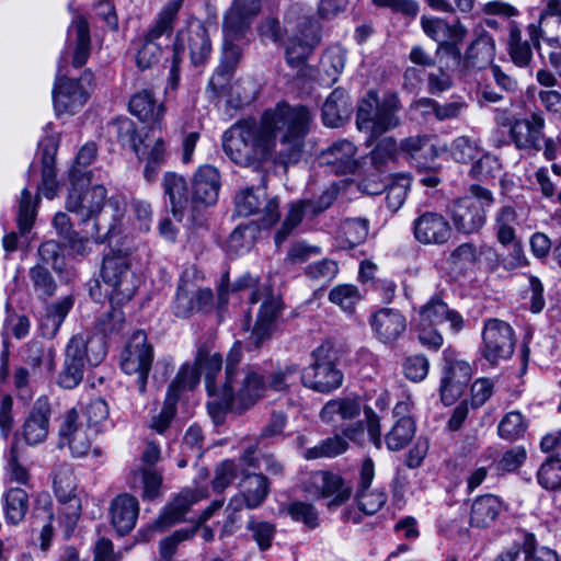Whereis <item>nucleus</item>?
Here are the masks:
<instances>
[{
    "mask_svg": "<svg viewBox=\"0 0 561 561\" xmlns=\"http://www.w3.org/2000/svg\"><path fill=\"white\" fill-rule=\"evenodd\" d=\"M139 514L138 500L128 494L117 495L111 504V520L116 533L124 536L131 531Z\"/></svg>",
    "mask_w": 561,
    "mask_h": 561,
    "instance_id": "obj_34",
    "label": "nucleus"
},
{
    "mask_svg": "<svg viewBox=\"0 0 561 561\" xmlns=\"http://www.w3.org/2000/svg\"><path fill=\"white\" fill-rule=\"evenodd\" d=\"M236 211L239 216H259L262 227L270 228L280 218L279 199L270 196L264 187L244 188L236 195Z\"/></svg>",
    "mask_w": 561,
    "mask_h": 561,
    "instance_id": "obj_16",
    "label": "nucleus"
},
{
    "mask_svg": "<svg viewBox=\"0 0 561 561\" xmlns=\"http://www.w3.org/2000/svg\"><path fill=\"white\" fill-rule=\"evenodd\" d=\"M242 357V344L237 341L226 357L224 402L239 414L253 407L266 390L287 391L300 370L295 363H285L271 370L251 365L241 367Z\"/></svg>",
    "mask_w": 561,
    "mask_h": 561,
    "instance_id": "obj_2",
    "label": "nucleus"
},
{
    "mask_svg": "<svg viewBox=\"0 0 561 561\" xmlns=\"http://www.w3.org/2000/svg\"><path fill=\"white\" fill-rule=\"evenodd\" d=\"M110 133L123 147H128L137 156L144 140L138 135L135 123L128 117H118L110 124Z\"/></svg>",
    "mask_w": 561,
    "mask_h": 561,
    "instance_id": "obj_51",
    "label": "nucleus"
},
{
    "mask_svg": "<svg viewBox=\"0 0 561 561\" xmlns=\"http://www.w3.org/2000/svg\"><path fill=\"white\" fill-rule=\"evenodd\" d=\"M244 35L230 36L224 31V45L220 64L209 80V85L215 92H219L226 85L229 76L234 70L241 57V48L234 41L243 38Z\"/></svg>",
    "mask_w": 561,
    "mask_h": 561,
    "instance_id": "obj_33",
    "label": "nucleus"
},
{
    "mask_svg": "<svg viewBox=\"0 0 561 561\" xmlns=\"http://www.w3.org/2000/svg\"><path fill=\"white\" fill-rule=\"evenodd\" d=\"M470 195L453 201L448 207L451 226L459 233L479 232L486 222V213L494 204L492 192L481 185L472 184Z\"/></svg>",
    "mask_w": 561,
    "mask_h": 561,
    "instance_id": "obj_5",
    "label": "nucleus"
},
{
    "mask_svg": "<svg viewBox=\"0 0 561 561\" xmlns=\"http://www.w3.org/2000/svg\"><path fill=\"white\" fill-rule=\"evenodd\" d=\"M53 142L51 140H49ZM55 152L56 148L51 144V148L43 149L42 156V181L37 186V194L32 196L28 188H23L19 199V208L16 222L21 234H25L33 228L37 207L39 204V194H43L47 199H53L58 192L59 182L57 180L55 168Z\"/></svg>",
    "mask_w": 561,
    "mask_h": 561,
    "instance_id": "obj_7",
    "label": "nucleus"
},
{
    "mask_svg": "<svg viewBox=\"0 0 561 561\" xmlns=\"http://www.w3.org/2000/svg\"><path fill=\"white\" fill-rule=\"evenodd\" d=\"M61 443L66 442L75 457H84L92 451L95 456L101 455L99 448H91V439L96 434L84 426L76 409L67 412L59 430Z\"/></svg>",
    "mask_w": 561,
    "mask_h": 561,
    "instance_id": "obj_22",
    "label": "nucleus"
},
{
    "mask_svg": "<svg viewBox=\"0 0 561 561\" xmlns=\"http://www.w3.org/2000/svg\"><path fill=\"white\" fill-rule=\"evenodd\" d=\"M415 425L410 416H401L387 433L385 440L389 450L397 451L404 448L413 438Z\"/></svg>",
    "mask_w": 561,
    "mask_h": 561,
    "instance_id": "obj_53",
    "label": "nucleus"
},
{
    "mask_svg": "<svg viewBox=\"0 0 561 561\" xmlns=\"http://www.w3.org/2000/svg\"><path fill=\"white\" fill-rule=\"evenodd\" d=\"M519 225L516 209L511 205L500 207L494 214L493 230L497 242L508 247L517 237L516 227Z\"/></svg>",
    "mask_w": 561,
    "mask_h": 561,
    "instance_id": "obj_46",
    "label": "nucleus"
},
{
    "mask_svg": "<svg viewBox=\"0 0 561 561\" xmlns=\"http://www.w3.org/2000/svg\"><path fill=\"white\" fill-rule=\"evenodd\" d=\"M538 483L547 490H557L561 486V459L549 457L537 472Z\"/></svg>",
    "mask_w": 561,
    "mask_h": 561,
    "instance_id": "obj_62",
    "label": "nucleus"
},
{
    "mask_svg": "<svg viewBox=\"0 0 561 561\" xmlns=\"http://www.w3.org/2000/svg\"><path fill=\"white\" fill-rule=\"evenodd\" d=\"M4 500L7 522L12 525L19 524L28 510V494L21 488H12L5 493Z\"/></svg>",
    "mask_w": 561,
    "mask_h": 561,
    "instance_id": "obj_55",
    "label": "nucleus"
},
{
    "mask_svg": "<svg viewBox=\"0 0 561 561\" xmlns=\"http://www.w3.org/2000/svg\"><path fill=\"white\" fill-rule=\"evenodd\" d=\"M357 149L347 139L334 141L320 154L321 163L329 167L335 174L353 173L357 169L355 159Z\"/></svg>",
    "mask_w": 561,
    "mask_h": 561,
    "instance_id": "obj_31",
    "label": "nucleus"
},
{
    "mask_svg": "<svg viewBox=\"0 0 561 561\" xmlns=\"http://www.w3.org/2000/svg\"><path fill=\"white\" fill-rule=\"evenodd\" d=\"M312 363L302 369L301 382L319 392L330 393L343 383V373L336 367L337 353L330 341L322 342L311 353Z\"/></svg>",
    "mask_w": 561,
    "mask_h": 561,
    "instance_id": "obj_8",
    "label": "nucleus"
},
{
    "mask_svg": "<svg viewBox=\"0 0 561 561\" xmlns=\"http://www.w3.org/2000/svg\"><path fill=\"white\" fill-rule=\"evenodd\" d=\"M310 121L306 106L280 102L266 110L259 122L233 124L222 136V148L232 162L254 171L262 170L268 161L295 164L302 157Z\"/></svg>",
    "mask_w": 561,
    "mask_h": 561,
    "instance_id": "obj_1",
    "label": "nucleus"
},
{
    "mask_svg": "<svg viewBox=\"0 0 561 561\" xmlns=\"http://www.w3.org/2000/svg\"><path fill=\"white\" fill-rule=\"evenodd\" d=\"M400 111L401 102L396 92L387 91L379 99L375 90H369L357 106V128L380 136L401 124Z\"/></svg>",
    "mask_w": 561,
    "mask_h": 561,
    "instance_id": "obj_4",
    "label": "nucleus"
},
{
    "mask_svg": "<svg viewBox=\"0 0 561 561\" xmlns=\"http://www.w3.org/2000/svg\"><path fill=\"white\" fill-rule=\"evenodd\" d=\"M153 360L152 345L142 330L136 331L121 355V368L127 375H136L138 392L146 391L148 375Z\"/></svg>",
    "mask_w": 561,
    "mask_h": 561,
    "instance_id": "obj_12",
    "label": "nucleus"
},
{
    "mask_svg": "<svg viewBox=\"0 0 561 561\" xmlns=\"http://www.w3.org/2000/svg\"><path fill=\"white\" fill-rule=\"evenodd\" d=\"M473 39L468 45L463 58L462 70L469 69H483L495 57L496 47L492 35L483 27H476L473 30Z\"/></svg>",
    "mask_w": 561,
    "mask_h": 561,
    "instance_id": "obj_28",
    "label": "nucleus"
},
{
    "mask_svg": "<svg viewBox=\"0 0 561 561\" xmlns=\"http://www.w3.org/2000/svg\"><path fill=\"white\" fill-rule=\"evenodd\" d=\"M501 125L510 127V137L517 149L536 152L542 150L546 121L541 112H531L520 119L505 118Z\"/></svg>",
    "mask_w": 561,
    "mask_h": 561,
    "instance_id": "obj_18",
    "label": "nucleus"
},
{
    "mask_svg": "<svg viewBox=\"0 0 561 561\" xmlns=\"http://www.w3.org/2000/svg\"><path fill=\"white\" fill-rule=\"evenodd\" d=\"M188 50L190 59L194 66L204 65L213 51L211 41L205 25L198 21H190L185 28L180 30L173 46V65L171 73L178 71L184 50Z\"/></svg>",
    "mask_w": 561,
    "mask_h": 561,
    "instance_id": "obj_10",
    "label": "nucleus"
},
{
    "mask_svg": "<svg viewBox=\"0 0 561 561\" xmlns=\"http://www.w3.org/2000/svg\"><path fill=\"white\" fill-rule=\"evenodd\" d=\"M213 298L211 289L199 288L191 279L182 277L178 284L172 312L178 318H188L211 306Z\"/></svg>",
    "mask_w": 561,
    "mask_h": 561,
    "instance_id": "obj_21",
    "label": "nucleus"
},
{
    "mask_svg": "<svg viewBox=\"0 0 561 561\" xmlns=\"http://www.w3.org/2000/svg\"><path fill=\"white\" fill-rule=\"evenodd\" d=\"M531 45L540 47V38L561 46V0H547L537 23L527 26Z\"/></svg>",
    "mask_w": 561,
    "mask_h": 561,
    "instance_id": "obj_20",
    "label": "nucleus"
},
{
    "mask_svg": "<svg viewBox=\"0 0 561 561\" xmlns=\"http://www.w3.org/2000/svg\"><path fill=\"white\" fill-rule=\"evenodd\" d=\"M54 490L61 504L60 518H62L66 529L71 531L80 516L81 501L76 494L73 476L69 470L56 473Z\"/></svg>",
    "mask_w": 561,
    "mask_h": 561,
    "instance_id": "obj_23",
    "label": "nucleus"
},
{
    "mask_svg": "<svg viewBox=\"0 0 561 561\" xmlns=\"http://www.w3.org/2000/svg\"><path fill=\"white\" fill-rule=\"evenodd\" d=\"M67 43L69 47L73 46L72 66L82 67L90 56L91 48L89 25L82 16L76 18L69 26Z\"/></svg>",
    "mask_w": 561,
    "mask_h": 561,
    "instance_id": "obj_39",
    "label": "nucleus"
},
{
    "mask_svg": "<svg viewBox=\"0 0 561 561\" xmlns=\"http://www.w3.org/2000/svg\"><path fill=\"white\" fill-rule=\"evenodd\" d=\"M482 251L472 242L456 247L447 257V264L453 273L465 275L479 260Z\"/></svg>",
    "mask_w": 561,
    "mask_h": 561,
    "instance_id": "obj_48",
    "label": "nucleus"
},
{
    "mask_svg": "<svg viewBox=\"0 0 561 561\" xmlns=\"http://www.w3.org/2000/svg\"><path fill=\"white\" fill-rule=\"evenodd\" d=\"M195 366L199 371V376L204 375L205 377V386L208 396L214 398V401L208 403L209 413L216 417L218 414H222L227 411L234 412L233 407H228L224 402L225 378L220 382L216 379L222 367L221 355L219 353H210L208 347L203 345L197 350Z\"/></svg>",
    "mask_w": 561,
    "mask_h": 561,
    "instance_id": "obj_13",
    "label": "nucleus"
},
{
    "mask_svg": "<svg viewBox=\"0 0 561 561\" xmlns=\"http://www.w3.org/2000/svg\"><path fill=\"white\" fill-rule=\"evenodd\" d=\"M304 218L310 219L307 199H299L297 202L289 204L288 210L282 222V226L276 231L274 237L276 245H280L300 225Z\"/></svg>",
    "mask_w": 561,
    "mask_h": 561,
    "instance_id": "obj_49",
    "label": "nucleus"
},
{
    "mask_svg": "<svg viewBox=\"0 0 561 561\" xmlns=\"http://www.w3.org/2000/svg\"><path fill=\"white\" fill-rule=\"evenodd\" d=\"M28 278L34 295L41 300L53 297L57 290V282L50 271L43 264H36L28 271Z\"/></svg>",
    "mask_w": 561,
    "mask_h": 561,
    "instance_id": "obj_52",
    "label": "nucleus"
},
{
    "mask_svg": "<svg viewBox=\"0 0 561 561\" xmlns=\"http://www.w3.org/2000/svg\"><path fill=\"white\" fill-rule=\"evenodd\" d=\"M128 108L131 115L141 122L159 124L164 114V106L157 103L153 92L144 89L131 95Z\"/></svg>",
    "mask_w": 561,
    "mask_h": 561,
    "instance_id": "obj_42",
    "label": "nucleus"
},
{
    "mask_svg": "<svg viewBox=\"0 0 561 561\" xmlns=\"http://www.w3.org/2000/svg\"><path fill=\"white\" fill-rule=\"evenodd\" d=\"M169 152L167 144L162 138H157L151 142L145 144L140 148L139 159H145L144 175L148 182L156 180L161 167L165 163Z\"/></svg>",
    "mask_w": 561,
    "mask_h": 561,
    "instance_id": "obj_45",
    "label": "nucleus"
},
{
    "mask_svg": "<svg viewBox=\"0 0 561 561\" xmlns=\"http://www.w3.org/2000/svg\"><path fill=\"white\" fill-rule=\"evenodd\" d=\"M199 379L201 376L197 367L184 364L170 383L167 394L170 397L174 396V399L179 400L181 392L194 389L198 385Z\"/></svg>",
    "mask_w": 561,
    "mask_h": 561,
    "instance_id": "obj_59",
    "label": "nucleus"
},
{
    "mask_svg": "<svg viewBox=\"0 0 561 561\" xmlns=\"http://www.w3.org/2000/svg\"><path fill=\"white\" fill-rule=\"evenodd\" d=\"M197 501L196 495L191 492H182L169 503L159 517L153 523V529L163 531L164 529L180 523L184 519L186 512Z\"/></svg>",
    "mask_w": 561,
    "mask_h": 561,
    "instance_id": "obj_44",
    "label": "nucleus"
},
{
    "mask_svg": "<svg viewBox=\"0 0 561 561\" xmlns=\"http://www.w3.org/2000/svg\"><path fill=\"white\" fill-rule=\"evenodd\" d=\"M352 113L350 99L345 90L334 89L322 105V119L325 126L339 127Z\"/></svg>",
    "mask_w": 561,
    "mask_h": 561,
    "instance_id": "obj_43",
    "label": "nucleus"
},
{
    "mask_svg": "<svg viewBox=\"0 0 561 561\" xmlns=\"http://www.w3.org/2000/svg\"><path fill=\"white\" fill-rule=\"evenodd\" d=\"M126 328L125 314L115 306L104 313L96 322V329L107 337H115L124 333Z\"/></svg>",
    "mask_w": 561,
    "mask_h": 561,
    "instance_id": "obj_61",
    "label": "nucleus"
},
{
    "mask_svg": "<svg viewBox=\"0 0 561 561\" xmlns=\"http://www.w3.org/2000/svg\"><path fill=\"white\" fill-rule=\"evenodd\" d=\"M523 552L525 561H560L556 551L547 547H537L534 534L527 533L523 540Z\"/></svg>",
    "mask_w": 561,
    "mask_h": 561,
    "instance_id": "obj_64",
    "label": "nucleus"
},
{
    "mask_svg": "<svg viewBox=\"0 0 561 561\" xmlns=\"http://www.w3.org/2000/svg\"><path fill=\"white\" fill-rule=\"evenodd\" d=\"M302 8L293 4L285 13L287 23L294 22L297 15V32L288 38L286 45V60L289 66L298 67L307 61L312 50L321 41V25L311 16L301 15Z\"/></svg>",
    "mask_w": 561,
    "mask_h": 561,
    "instance_id": "obj_9",
    "label": "nucleus"
},
{
    "mask_svg": "<svg viewBox=\"0 0 561 561\" xmlns=\"http://www.w3.org/2000/svg\"><path fill=\"white\" fill-rule=\"evenodd\" d=\"M101 279L111 306L127 304L140 286V278L131 270L129 257L121 252L104 256Z\"/></svg>",
    "mask_w": 561,
    "mask_h": 561,
    "instance_id": "obj_6",
    "label": "nucleus"
},
{
    "mask_svg": "<svg viewBox=\"0 0 561 561\" xmlns=\"http://www.w3.org/2000/svg\"><path fill=\"white\" fill-rule=\"evenodd\" d=\"M508 53L518 67H527L533 59L531 45L528 41H523L522 31L515 24L510 28Z\"/></svg>",
    "mask_w": 561,
    "mask_h": 561,
    "instance_id": "obj_57",
    "label": "nucleus"
},
{
    "mask_svg": "<svg viewBox=\"0 0 561 561\" xmlns=\"http://www.w3.org/2000/svg\"><path fill=\"white\" fill-rule=\"evenodd\" d=\"M50 407L46 400H37L23 424V437L28 445L45 440L49 430Z\"/></svg>",
    "mask_w": 561,
    "mask_h": 561,
    "instance_id": "obj_35",
    "label": "nucleus"
},
{
    "mask_svg": "<svg viewBox=\"0 0 561 561\" xmlns=\"http://www.w3.org/2000/svg\"><path fill=\"white\" fill-rule=\"evenodd\" d=\"M420 23L423 32L437 44L448 38L463 41L468 33L459 20L448 23L442 18L422 15Z\"/></svg>",
    "mask_w": 561,
    "mask_h": 561,
    "instance_id": "obj_41",
    "label": "nucleus"
},
{
    "mask_svg": "<svg viewBox=\"0 0 561 561\" xmlns=\"http://www.w3.org/2000/svg\"><path fill=\"white\" fill-rule=\"evenodd\" d=\"M400 150L419 162H421V159H424V165L427 161H433L439 154L438 148L433 144L432 138L426 135L403 139L400 144Z\"/></svg>",
    "mask_w": 561,
    "mask_h": 561,
    "instance_id": "obj_50",
    "label": "nucleus"
},
{
    "mask_svg": "<svg viewBox=\"0 0 561 561\" xmlns=\"http://www.w3.org/2000/svg\"><path fill=\"white\" fill-rule=\"evenodd\" d=\"M93 228L95 230L94 233H91V237L80 236L79 232H72L68 238V245L72 253L80 256H87L91 253L92 243H104L108 239V234L112 233L113 227L111 226L104 234L100 233L102 229V225L99 221L93 224Z\"/></svg>",
    "mask_w": 561,
    "mask_h": 561,
    "instance_id": "obj_54",
    "label": "nucleus"
},
{
    "mask_svg": "<svg viewBox=\"0 0 561 561\" xmlns=\"http://www.w3.org/2000/svg\"><path fill=\"white\" fill-rule=\"evenodd\" d=\"M376 337L382 343L397 341L407 330V319L397 309L381 308L369 320Z\"/></svg>",
    "mask_w": 561,
    "mask_h": 561,
    "instance_id": "obj_30",
    "label": "nucleus"
},
{
    "mask_svg": "<svg viewBox=\"0 0 561 561\" xmlns=\"http://www.w3.org/2000/svg\"><path fill=\"white\" fill-rule=\"evenodd\" d=\"M526 430L527 422L519 411H511L506 413L497 426L500 437L510 442H514L522 437Z\"/></svg>",
    "mask_w": 561,
    "mask_h": 561,
    "instance_id": "obj_60",
    "label": "nucleus"
},
{
    "mask_svg": "<svg viewBox=\"0 0 561 561\" xmlns=\"http://www.w3.org/2000/svg\"><path fill=\"white\" fill-rule=\"evenodd\" d=\"M515 344L514 329L507 322L495 318L484 321L481 353L491 365L510 359Z\"/></svg>",
    "mask_w": 561,
    "mask_h": 561,
    "instance_id": "obj_14",
    "label": "nucleus"
},
{
    "mask_svg": "<svg viewBox=\"0 0 561 561\" xmlns=\"http://www.w3.org/2000/svg\"><path fill=\"white\" fill-rule=\"evenodd\" d=\"M92 82L91 71H84L80 79L57 77L53 88V103L57 115L79 112L88 101Z\"/></svg>",
    "mask_w": 561,
    "mask_h": 561,
    "instance_id": "obj_15",
    "label": "nucleus"
},
{
    "mask_svg": "<svg viewBox=\"0 0 561 561\" xmlns=\"http://www.w3.org/2000/svg\"><path fill=\"white\" fill-rule=\"evenodd\" d=\"M414 239L423 245H445L453 237V226L442 213L425 210L412 222Z\"/></svg>",
    "mask_w": 561,
    "mask_h": 561,
    "instance_id": "obj_19",
    "label": "nucleus"
},
{
    "mask_svg": "<svg viewBox=\"0 0 561 561\" xmlns=\"http://www.w3.org/2000/svg\"><path fill=\"white\" fill-rule=\"evenodd\" d=\"M375 477V465L370 458H365L359 470V481L356 490L358 507L366 515L376 514L387 502V494L380 490H369Z\"/></svg>",
    "mask_w": 561,
    "mask_h": 561,
    "instance_id": "obj_26",
    "label": "nucleus"
},
{
    "mask_svg": "<svg viewBox=\"0 0 561 561\" xmlns=\"http://www.w3.org/2000/svg\"><path fill=\"white\" fill-rule=\"evenodd\" d=\"M106 356V347L101 337L73 335L67 344L58 385L64 389L76 388L83 379L87 366L100 365Z\"/></svg>",
    "mask_w": 561,
    "mask_h": 561,
    "instance_id": "obj_3",
    "label": "nucleus"
},
{
    "mask_svg": "<svg viewBox=\"0 0 561 561\" xmlns=\"http://www.w3.org/2000/svg\"><path fill=\"white\" fill-rule=\"evenodd\" d=\"M471 379V367L463 360H454L444 369L440 398L444 404H453L466 390Z\"/></svg>",
    "mask_w": 561,
    "mask_h": 561,
    "instance_id": "obj_29",
    "label": "nucleus"
},
{
    "mask_svg": "<svg viewBox=\"0 0 561 561\" xmlns=\"http://www.w3.org/2000/svg\"><path fill=\"white\" fill-rule=\"evenodd\" d=\"M221 186L219 171L210 165H201L194 173L191 184L192 203L195 205H214Z\"/></svg>",
    "mask_w": 561,
    "mask_h": 561,
    "instance_id": "obj_27",
    "label": "nucleus"
},
{
    "mask_svg": "<svg viewBox=\"0 0 561 561\" xmlns=\"http://www.w3.org/2000/svg\"><path fill=\"white\" fill-rule=\"evenodd\" d=\"M162 187L168 199L172 215L181 220L184 209L188 204L187 182L184 176L175 172H165L163 175Z\"/></svg>",
    "mask_w": 561,
    "mask_h": 561,
    "instance_id": "obj_40",
    "label": "nucleus"
},
{
    "mask_svg": "<svg viewBox=\"0 0 561 561\" xmlns=\"http://www.w3.org/2000/svg\"><path fill=\"white\" fill-rule=\"evenodd\" d=\"M360 298L357 286L351 284L337 285L329 293V300L344 311H352Z\"/></svg>",
    "mask_w": 561,
    "mask_h": 561,
    "instance_id": "obj_63",
    "label": "nucleus"
},
{
    "mask_svg": "<svg viewBox=\"0 0 561 561\" xmlns=\"http://www.w3.org/2000/svg\"><path fill=\"white\" fill-rule=\"evenodd\" d=\"M348 447V443L341 436L334 435L320 440L316 446L307 448L304 451V458L313 460L319 458H332L343 454Z\"/></svg>",
    "mask_w": 561,
    "mask_h": 561,
    "instance_id": "obj_56",
    "label": "nucleus"
},
{
    "mask_svg": "<svg viewBox=\"0 0 561 561\" xmlns=\"http://www.w3.org/2000/svg\"><path fill=\"white\" fill-rule=\"evenodd\" d=\"M241 493L248 500V508L260 507L270 493V480L263 473H245L241 483Z\"/></svg>",
    "mask_w": 561,
    "mask_h": 561,
    "instance_id": "obj_47",
    "label": "nucleus"
},
{
    "mask_svg": "<svg viewBox=\"0 0 561 561\" xmlns=\"http://www.w3.org/2000/svg\"><path fill=\"white\" fill-rule=\"evenodd\" d=\"M282 301L276 296H266L263 300L255 324L247 341L249 351L259 350L267 342L276 328V321L282 312Z\"/></svg>",
    "mask_w": 561,
    "mask_h": 561,
    "instance_id": "obj_24",
    "label": "nucleus"
},
{
    "mask_svg": "<svg viewBox=\"0 0 561 561\" xmlns=\"http://www.w3.org/2000/svg\"><path fill=\"white\" fill-rule=\"evenodd\" d=\"M261 10V0H234L224 19V31L230 36L245 35L251 21Z\"/></svg>",
    "mask_w": 561,
    "mask_h": 561,
    "instance_id": "obj_32",
    "label": "nucleus"
},
{
    "mask_svg": "<svg viewBox=\"0 0 561 561\" xmlns=\"http://www.w3.org/2000/svg\"><path fill=\"white\" fill-rule=\"evenodd\" d=\"M362 403L358 397L346 396L329 400L320 411L323 423L337 426L342 421H350L360 414Z\"/></svg>",
    "mask_w": 561,
    "mask_h": 561,
    "instance_id": "obj_36",
    "label": "nucleus"
},
{
    "mask_svg": "<svg viewBox=\"0 0 561 561\" xmlns=\"http://www.w3.org/2000/svg\"><path fill=\"white\" fill-rule=\"evenodd\" d=\"M420 321L431 324H440L449 322L454 332H459L463 328V318L456 310L449 309L446 302L438 297H432L419 311Z\"/></svg>",
    "mask_w": 561,
    "mask_h": 561,
    "instance_id": "obj_38",
    "label": "nucleus"
},
{
    "mask_svg": "<svg viewBox=\"0 0 561 561\" xmlns=\"http://www.w3.org/2000/svg\"><path fill=\"white\" fill-rule=\"evenodd\" d=\"M183 0H172L168 2L158 14L156 23L145 36L141 47L136 56L137 66L141 69H148L158 64L161 55V46L157 41L163 36H170L173 32V23L182 7Z\"/></svg>",
    "mask_w": 561,
    "mask_h": 561,
    "instance_id": "obj_11",
    "label": "nucleus"
},
{
    "mask_svg": "<svg viewBox=\"0 0 561 561\" xmlns=\"http://www.w3.org/2000/svg\"><path fill=\"white\" fill-rule=\"evenodd\" d=\"M96 151V145L93 142L85 144L81 147L69 172L72 183L84 182L85 178L88 183L91 182V171H85V168L94 161Z\"/></svg>",
    "mask_w": 561,
    "mask_h": 561,
    "instance_id": "obj_58",
    "label": "nucleus"
},
{
    "mask_svg": "<svg viewBox=\"0 0 561 561\" xmlns=\"http://www.w3.org/2000/svg\"><path fill=\"white\" fill-rule=\"evenodd\" d=\"M84 182L72 183L66 201V209L76 215L80 222L84 224L90 219L100 221L98 215L101 213L106 198V190L103 185H94L82 190Z\"/></svg>",
    "mask_w": 561,
    "mask_h": 561,
    "instance_id": "obj_17",
    "label": "nucleus"
},
{
    "mask_svg": "<svg viewBox=\"0 0 561 561\" xmlns=\"http://www.w3.org/2000/svg\"><path fill=\"white\" fill-rule=\"evenodd\" d=\"M309 483L319 496L331 499L330 507L341 506L352 496L353 486L351 483L332 471L319 470L311 473Z\"/></svg>",
    "mask_w": 561,
    "mask_h": 561,
    "instance_id": "obj_25",
    "label": "nucleus"
},
{
    "mask_svg": "<svg viewBox=\"0 0 561 561\" xmlns=\"http://www.w3.org/2000/svg\"><path fill=\"white\" fill-rule=\"evenodd\" d=\"M503 511L499 496L484 494L477 496L471 504L469 524L474 528H488L493 525Z\"/></svg>",
    "mask_w": 561,
    "mask_h": 561,
    "instance_id": "obj_37",
    "label": "nucleus"
}]
</instances>
